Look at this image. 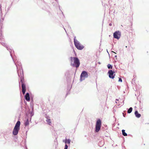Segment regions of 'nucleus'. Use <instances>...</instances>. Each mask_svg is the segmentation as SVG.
Returning <instances> with one entry per match:
<instances>
[{
	"label": "nucleus",
	"instance_id": "nucleus-1",
	"mask_svg": "<svg viewBox=\"0 0 149 149\" xmlns=\"http://www.w3.org/2000/svg\"><path fill=\"white\" fill-rule=\"evenodd\" d=\"M70 59L72 62L71 65L72 66L78 68L80 65V62L79 59L76 57H70Z\"/></svg>",
	"mask_w": 149,
	"mask_h": 149
},
{
	"label": "nucleus",
	"instance_id": "nucleus-2",
	"mask_svg": "<svg viewBox=\"0 0 149 149\" xmlns=\"http://www.w3.org/2000/svg\"><path fill=\"white\" fill-rule=\"evenodd\" d=\"M20 121H18L16 124L13 131V134L14 135H16L18 134V132L20 129Z\"/></svg>",
	"mask_w": 149,
	"mask_h": 149
},
{
	"label": "nucleus",
	"instance_id": "nucleus-3",
	"mask_svg": "<svg viewBox=\"0 0 149 149\" xmlns=\"http://www.w3.org/2000/svg\"><path fill=\"white\" fill-rule=\"evenodd\" d=\"M74 44L76 48L79 50H82L84 47V46L81 45L80 42L76 39V37L74 38Z\"/></svg>",
	"mask_w": 149,
	"mask_h": 149
},
{
	"label": "nucleus",
	"instance_id": "nucleus-4",
	"mask_svg": "<svg viewBox=\"0 0 149 149\" xmlns=\"http://www.w3.org/2000/svg\"><path fill=\"white\" fill-rule=\"evenodd\" d=\"M101 122L100 119H98L96 125L95 131L96 132H98L101 128Z\"/></svg>",
	"mask_w": 149,
	"mask_h": 149
},
{
	"label": "nucleus",
	"instance_id": "nucleus-5",
	"mask_svg": "<svg viewBox=\"0 0 149 149\" xmlns=\"http://www.w3.org/2000/svg\"><path fill=\"white\" fill-rule=\"evenodd\" d=\"M88 77V74L87 72L85 71L82 72L80 75V81L84 80L86 78Z\"/></svg>",
	"mask_w": 149,
	"mask_h": 149
},
{
	"label": "nucleus",
	"instance_id": "nucleus-6",
	"mask_svg": "<svg viewBox=\"0 0 149 149\" xmlns=\"http://www.w3.org/2000/svg\"><path fill=\"white\" fill-rule=\"evenodd\" d=\"M109 74V77L110 78L113 79L114 77L115 74H114V72L112 70H109L108 72Z\"/></svg>",
	"mask_w": 149,
	"mask_h": 149
},
{
	"label": "nucleus",
	"instance_id": "nucleus-7",
	"mask_svg": "<svg viewBox=\"0 0 149 149\" xmlns=\"http://www.w3.org/2000/svg\"><path fill=\"white\" fill-rule=\"evenodd\" d=\"M113 37L115 38L119 39L120 36V33L119 31H116L113 33Z\"/></svg>",
	"mask_w": 149,
	"mask_h": 149
},
{
	"label": "nucleus",
	"instance_id": "nucleus-8",
	"mask_svg": "<svg viewBox=\"0 0 149 149\" xmlns=\"http://www.w3.org/2000/svg\"><path fill=\"white\" fill-rule=\"evenodd\" d=\"M22 92L23 94H24L26 91V86L25 84L22 82Z\"/></svg>",
	"mask_w": 149,
	"mask_h": 149
},
{
	"label": "nucleus",
	"instance_id": "nucleus-9",
	"mask_svg": "<svg viewBox=\"0 0 149 149\" xmlns=\"http://www.w3.org/2000/svg\"><path fill=\"white\" fill-rule=\"evenodd\" d=\"M25 99L27 101H29L30 100V98L29 96V93H27L25 95Z\"/></svg>",
	"mask_w": 149,
	"mask_h": 149
},
{
	"label": "nucleus",
	"instance_id": "nucleus-10",
	"mask_svg": "<svg viewBox=\"0 0 149 149\" xmlns=\"http://www.w3.org/2000/svg\"><path fill=\"white\" fill-rule=\"evenodd\" d=\"M135 114L136 116V117H137L138 118H139L140 117L141 115L139 113L138 111H136L135 112Z\"/></svg>",
	"mask_w": 149,
	"mask_h": 149
},
{
	"label": "nucleus",
	"instance_id": "nucleus-11",
	"mask_svg": "<svg viewBox=\"0 0 149 149\" xmlns=\"http://www.w3.org/2000/svg\"><path fill=\"white\" fill-rule=\"evenodd\" d=\"M29 121L28 119H27L24 123V125L25 126H26L29 125Z\"/></svg>",
	"mask_w": 149,
	"mask_h": 149
},
{
	"label": "nucleus",
	"instance_id": "nucleus-12",
	"mask_svg": "<svg viewBox=\"0 0 149 149\" xmlns=\"http://www.w3.org/2000/svg\"><path fill=\"white\" fill-rule=\"evenodd\" d=\"M46 121L49 125H51V121L50 119L47 118L46 120Z\"/></svg>",
	"mask_w": 149,
	"mask_h": 149
},
{
	"label": "nucleus",
	"instance_id": "nucleus-13",
	"mask_svg": "<svg viewBox=\"0 0 149 149\" xmlns=\"http://www.w3.org/2000/svg\"><path fill=\"white\" fill-rule=\"evenodd\" d=\"M122 134L124 136H127V134L125 132V130H122Z\"/></svg>",
	"mask_w": 149,
	"mask_h": 149
},
{
	"label": "nucleus",
	"instance_id": "nucleus-14",
	"mask_svg": "<svg viewBox=\"0 0 149 149\" xmlns=\"http://www.w3.org/2000/svg\"><path fill=\"white\" fill-rule=\"evenodd\" d=\"M70 139H66L65 143L70 144Z\"/></svg>",
	"mask_w": 149,
	"mask_h": 149
},
{
	"label": "nucleus",
	"instance_id": "nucleus-15",
	"mask_svg": "<svg viewBox=\"0 0 149 149\" xmlns=\"http://www.w3.org/2000/svg\"><path fill=\"white\" fill-rule=\"evenodd\" d=\"M132 108L130 107L129 109L127 111V113H131L132 112Z\"/></svg>",
	"mask_w": 149,
	"mask_h": 149
},
{
	"label": "nucleus",
	"instance_id": "nucleus-16",
	"mask_svg": "<svg viewBox=\"0 0 149 149\" xmlns=\"http://www.w3.org/2000/svg\"><path fill=\"white\" fill-rule=\"evenodd\" d=\"M107 67L109 69H112V65H111L109 64L107 65Z\"/></svg>",
	"mask_w": 149,
	"mask_h": 149
},
{
	"label": "nucleus",
	"instance_id": "nucleus-17",
	"mask_svg": "<svg viewBox=\"0 0 149 149\" xmlns=\"http://www.w3.org/2000/svg\"><path fill=\"white\" fill-rule=\"evenodd\" d=\"M68 148V146L66 144L65 145V148L64 149H67Z\"/></svg>",
	"mask_w": 149,
	"mask_h": 149
},
{
	"label": "nucleus",
	"instance_id": "nucleus-18",
	"mask_svg": "<svg viewBox=\"0 0 149 149\" xmlns=\"http://www.w3.org/2000/svg\"><path fill=\"white\" fill-rule=\"evenodd\" d=\"M119 78V80H118V81L119 82H122V79L121 78Z\"/></svg>",
	"mask_w": 149,
	"mask_h": 149
},
{
	"label": "nucleus",
	"instance_id": "nucleus-19",
	"mask_svg": "<svg viewBox=\"0 0 149 149\" xmlns=\"http://www.w3.org/2000/svg\"><path fill=\"white\" fill-rule=\"evenodd\" d=\"M109 25L110 26H111L112 25V24L111 23H110L109 24Z\"/></svg>",
	"mask_w": 149,
	"mask_h": 149
},
{
	"label": "nucleus",
	"instance_id": "nucleus-20",
	"mask_svg": "<svg viewBox=\"0 0 149 149\" xmlns=\"http://www.w3.org/2000/svg\"><path fill=\"white\" fill-rule=\"evenodd\" d=\"M113 52V53H115L114 52Z\"/></svg>",
	"mask_w": 149,
	"mask_h": 149
}]
</instances>
